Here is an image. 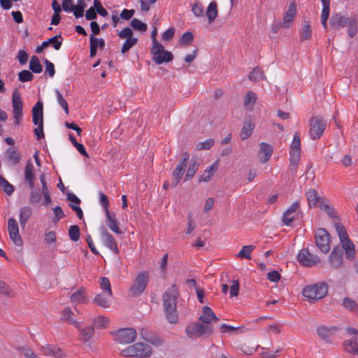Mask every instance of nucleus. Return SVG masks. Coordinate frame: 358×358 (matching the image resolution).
Listing matches in <instances>:
<instances>
[{
  "label": "nucleus",
  "mask_w": 358,
  "mask_h": 358,
  "mask_svg": "<svg viewBox=\"0 0 358 358\" xmlns=\"http://www.w3.org/2000/svg\"><path fill=\"white\" fill-rule=\"evenodd\" d=\"M55 94L57 103L61 106V107L64 109L65 113L66 115L69 114V105L66 99L63 97L62 93L58 90H55Z\"/></svg>",
  "instance_id": "49"
},
{
  "label": "nucleus",
  "mask_w": 358,
  "mask_h": 358,
  "mask_svg": "<svg viewBox=\"0 0 358 358\" xmlns=\"http://www.w3.org/2000/svg\"><path fill=\"white\" fill-rule=\"evenodd\" d=\"M306 196L309 206H316L317 205L320 207V203L324 202L322 198L318 196L316 190L310 189L306 192Z\"/></svg>",
  "instance_id": "28"
},
{
  "label": "nucleus",
  "mask_w": 358,
  "mask_h": 358,
  "mask_svg": "<svg viewBox=\"0 0 358 358\" xmlns=\"http://www.w3.org/2000/svg\"><path fill=\"white\" fill-rule=\"evenodd\" d=\"M32 214V210L29 206H24L20 209V223L22 227H24L27 220L29 219Z\"/></svg>",
  "instance_id": "37"
},
{
  "label": "nucleus",
  "mask_w": 358,
  "mask_h": 358,
  "mask_svg": "<svg viewBox=\"0 0 358 358\" xmlns=\"http://www.w3.org/2000/svg\"><path fill=\"white\" fill-rule=\"evenodd\" d=\"M199 320L203 323L204 325H210L213 321H218L219 319L217 317L213 310L208 306H204L202 308L201 315L199 317Z\"/></svg>",
  "instance_id": "20"
},
{
  "label": "nucleus",
  "mask_w": 358,
  "mask_h": 358,
  "mask_svg": "<svg viewBox=\"0 0 358 358\" xmlns=\"http://www.w3.org/2000/svg\"><path fill=\"white\" fill-rule=\"evenodd\" d=\"M73 315L72 310L69 308H65L61 315V319L69 324H74L76 327H79V322L72 319L71 315Z\"/></svg>",
  "instance_id": "42"
},
{
  "label": "nucleus",
  "mask_w": 358,
  "mask_h": 358,
  "mask_svg": "<svg viewBox=\"0 0 358 358\" xmlns=\"http://www.w3.org/2000/svg\"><path fill=\"white\" fill-rule=\"evenodd\" d=\"M106 217L107 220V224L109 229L117 234H121L122 231L119 228L118 223L115 217V214L110 213V211H107V213H106Z\"/></svg>",
  "instance_id": "26"
},
{
  "label": "nucleus",
  "mask_w": 358,
  "mask_h": 358,
  "mask_svg": "<svg viewBox=\"0 0 358 358\" xmlns=\"http://www.w3.org/2000/svg\"><path fill=\"white\" fill-rule=\"evenodd\" d=\"M322 4V9L321 13V23L323 28L327 31V20L329 16V6L330 0H321Z\"/></svg>",
  "instance_id": "27"
},
{
  "label": "nucleus",
  "mask_w": 358,
  "mask_h": 358,
  "mask_svg": "<svg viewBox=\"0 0 358 358\" xmlns=\"http://www.w3.org/2000/svg\"><path fill=\"white\" fill-rule=\"evenodd\" d=\"M94 8L96 13L103 17L108 15V11L102 6V4L99 0H94Z\"/></svg>",
  "instance_id": "59"
},
{
  "label": "nucleus",
  "mask_w": 358,
  "mask_h": 358,
  "mask_svg": "<svg viewBox=\"0 0 358 358\" xmlns=\"http://www.w3.org/2000/svg\"><path fill=\"white\" fill-rule=\"evenodd\" d=\"M29 69L32 72L35 73H39L42 71V66L36 56L31 57L29 62Z\"/></svg>",
  "instance_id": "47"
},
{
  "label": "nucleus",
  "mask_w": 358,
  "mask_h": 358,
  "mask_svg": "<svg viewBox=\"0 0 358 358\" xmlns=\"http://www.w3.org/2000/svg\"><path fill=\"white\" fill-rule=\"evenodd\" d=\"M257 99V95L254 92L248 91L243 99L244 106L249 110H252L253 106L256 103Z\"/></svg>",
  "instance_id": "35"
},
{
  "label": "nucleus",
  "mask_w": 358,
  "mask_h": 358,
  "mask_svg": "<svg viewBox=\"0 0 358 358\" xmlns=\"http://www.w3.org/2000/svg\"><path fill=\"white\" fill-rule=\"evenodd\" d=\"M329 261L332 266H340L343 262L342 253L341 251L334 249L329 255Z\"/></svg>",
  "instance_id": "34"
},
{
  "label": "nucleus",
  "mask_w": 358,
  "mask_h": 358,
  "mask_svg": "<svg viewBox=\"0 0 358 358\" xmlns=\"http://www.w3.org/2000/svg\"><path fill=\"white\" fill-rule=\"evenodd\" d=\"M69 236L73 241H77L80 238V229L77 225H72L69 229Z\"/></svg>",
  "instance_id": "55"
},
{
  "label": "nucleus",
  "mask_w": 358,
  "mask_h": 358,
  "mask_svg": "<svg viewBox=\"0 0 358 358\" xmlns=\"http://www.w3.org/2000/svg\"><path fill=\"white\" fill-rule=\"evenodd\" d=\"M115 340L120 344L133 343L136 338V331L133 328L120 329L114 333Z\"/></svg>",
  "instance_id": "10"
},
{
  "label": "nucleus",
  "mask_w": 358,
  "mask_h": 358,
  "mask_svg": "<svg viewBox=\"0 0 358 358\" xmlns=\"http://www.w3.org/2000/svg\"><path fill=\"white\" fill-rule=\"evenodd\" d=\"M343 306L352 311L358 314V306L357 303L349 298H345L343 301Z\"/></svg>",
  "instance_id": "53"
},
{
  "label": "nucleus",
  "mask_w": 358,
  "mask_h": 358,
  "mask_svg": "<svg viewBox=\"0 0 358 358\" xmlns=\"http://www.w3.org/2000/svg\"><path fill=\"white\" fill-rule=\"evenodd\" d=\"M345 351L358 355V334H355L350 338L346 339L343 343Z\"/></svg>",
  "instance_id": "21"
},
{
  "label": "nucleus",
  "mask_w": 358,
  "mask_h": 358,
  "mask_svg": "<svg viewBox=\"0 0 358 358\" xmlns=\"http://www.w3.org/2000/svg\"><path fill=\"white\" fill-rule=\"evenodd\" d=\"M41 353L45 356H51L55 358L64 356L62 350L56 345H46L41 348Z\"/></svg>",
  "instance_id": "22"
},
{
  "label": "nucleus",
  "mask_w": 358,
  "mask_h": 358,
  "mask_svg": "<svg viewBox=\"0 0 358 358\" xmlns=\"http://www.w3.org/2000/svg\"><path fill=\"white\" fill-rule=\"evenodd\" d=\"M218 166L217 162H214L211 166L206 168L203 171V174L200 176L199 181L201 182H208L212 176L214 175L215 171Z\"/></svg>",
  "instance_id": "32"
},
{
  "label": "nucleus",
  "mask_w": 358,
  "mask_h": 358,
  "mask_svg": "<svg viewBox=\"0 0 358 358\" xmlns=\"http://www.w3.org/2000/svg\"><path fill=\"white\" fill-rule=\"evenodd\" d=\"M32 120L34 124L43 122V103L41 101H37L32 108Z\"/></svg>",
  "instance_id": "25"
},
{
  "label": "nucleus",
  "mask_w": 358,
  "mask_h": 358,
  "mask_svg": "<svg viewBox=\"0 0 358 358\" xmlns=\"http://www.w3.org/2000/svg\"><path fill=\"white\" fill-rule=\"evenodd\" d=\"M34 166L31 161L27 162L25 169H24V176L25 180L28 182L30 188H33L34 185Z\"/></svg>",
  "instance_id": "29"
},
{
  "label": "nucleus",
  "mask_w": 358,
  "mask_h": 358,
  "mask_svg": "<svg viewBox=\"0 0 358 358\" xmlns=\"http://www.w3.org/2000/svg\"><path fill=\"white\" fill-rule=\"evenodd\" d=\"M8 160L12 165H17L20 160V154L16 148H9L6 152Z\"/></svg>",
  "instance_id": "33"
},
{
  "label": "nucleus",
  "mask_w": 358,
  "mask_h": 358,
  "mask_svg": "<svg viewBox=\"0 0 358 358\" xmlns=\"http://www.w3.org/2000/svg\"><path fill=\"white\" fill-rule=\"evenodd\" d=\"M137 42H138L137 38H130L126 39V41H124L123 45L122 47L121 52L122 54L126 53L127 52H128L130 48H131L133 46H134L137 43Z\"/></svg>",
  "instance_id": "52"
},
{
  "label": "nucleus",
  "mask_w": 358,
  "mask_h": 358,
  "mask_svg": "<svg viewBox=\"0 0 358 358\" xmlns=\"http://www.w3.org/2000/svg\"><path fill=\"white\" fill-rule=\"evenodd\" d=\"M85 289L80 287L77 291L73 292L71 296V301L73 303H81L85 301Z\"/></svg>",
  "instance_id": "40"
},
{
  "label": "nucleus",
  "mask_w": 358,
  "mask_h": 358,
  "mask_svg": "<svg viewBox=\"0 0 358 358\" xmlns=\"http://www.w3.org/2000/svg\"><path fill=\"white\" fill-rule=\"evenodd\" d=\"M273 147L270 144L264 142L259 143V150L258 152V157L262 163L268 162L273 154Z\"/></svg>",
  "instance_id": "19"
},
{
  "label": "nucleus",
  "mask_w": 358,
  "mask_h": 358,
  "mask_svg": "<svg viewBox=\"0 0 358 358\" xmlns=\"http://www.w3.org/2000/svg\"><path fill=\"white\" fill-rule=\"evenodd\" d=\"M8 231L10 240L17 246L22 245V241L19 234V227L14 218H10L8 222Z\"/></svg>",
  "instance_id": "16"
},
{
  "label": "nucleus",
  "mask_w": 358,
  "mask_h": 358,
  "mask_svg": "<svg viewBox=\"0 0 358 358\" xmlns=\"http://www.w3.org/2000/svg\"><path fill=\"white\" fill-rule=\"evenodd\" d=\"M301 157V138L300 133H294L293 141L290 145L289 151V169L295 171L298 166V163Z\"/></svg>",
  "instance_id": "6"
},
{
  "label": "nucleus",
  "mask_w": 358,
  "mask_h": 358,
  "mask_svg": "<svg viewBox=\"0 0 358 358\" xmlns=\"http://www.w3.org/2000/svg\"><path fill=\"white\" fill-rule=\"evenodd\" d=\"M206 15L209 23L213 22L217 16V3L215 1H211L207 9Z\"/></svg>",
  "instance_id": "39"
},
{
  "label": "nucleus",
  "mask_w": 358,
  "mask_h": 358,
  "mask_svg": "<svg viewBox=\"0 0 358 358\" xmlns=\"http://www.w3.org/2000/svg\"><path fill=\"white\" fill-rule=\"evenodd\" d=\"M111 297L112 296H108V293H99L93 299V303L102 308H108L110 306Z\"/></svg>",
  "instance_id": "23"
},
{
  "label": "nucleus",
  "mask_w": 358,
  "mask_h": 358,
  "mask_svg": "<svg viewBox=\"0 0 358 358\" xmlns=\"http://www.w3.org/2000/svg\"><path fill=\"white\" fill-rule=\"evenodd\" d=\"M266 78L264 72L259 68H255L249 74V80L254 82L264 80Z\"/></svg>",
  "instance_id": "46"
},
{
  "label": "nucleus",
  "mask_w": 358,
  "mask_h": 358,
  "mask_svg": "<svg viewBox=\"0 0 358 358\" xmlns=\"http://www.w3.org/2000/svg\"><path fill=\"white\" fill-rule=\"evenodd\" d=\"M255 247L252 245L243 246L239 252L237 254V257L245 258L246 259H252L251 253L255 250Z\"/></svg>",
  "instance_id": "38"
},
{
  "label": "nucleus",
  "mask_w": 358,
  "mask_h": 358,
  "mask_svg": "<svg viewBox=\"0 0 358 358\" xmlns=\"http://www.w3.org/2000/svg\"><path fill=\"white\" fill-rule=\"evenodd\" d=\"M130 25L134 29L142 32L145 31L147 29V24L136 18H134L131 20Z\"/></svg>",
  "instance_id": "51"
},
{
  "label": "nucleus",
  "mask_w": 358,
  "mask_h": 358,
  "mask_svg": "<svg viewBox=\"0 0 358 358\" xmlns=\"http://www.w3.org/2000/svg\"><path fill=\"white\" fill-rule=\"evenodd\" d=\"M315 243L320 250L327 253L330 250V237L329 234L324 229H318L315 234Z\"/></svg>",
  "instance_id": "11"
},
{
  "label": "nucleus",
  "mask_w": 358,
  "mask_h": 358,
  "mask_svg": "<svg viewBox=\"0 0 358 358\" xmlns=\"http://www.w3.org/2000/svg\"><path fill=\"white\" fill-rule=\"evenodd\" d=\"M348 19L342 16L341 14H334L331 17L330 25L333 28L343 27L347 25Z\"/></svg>",
  "instance_id": "30"
},
{
  "label": "nucleus",
  "mask_w": 358,
  "mask_h": 358,
  "mask_svg": "<svg viewBox=\"0 0 358 358\" xmlns=\"http://www.w3.org/2000/svg\"><path fill=\"white\" fill-rule=\"evenodd\" d=\"M19 80L25 83L31 81L34 78V75L28 70H23L18 73Z\"/></svg>",
  "instance_id": "56"
},
{
  "label": "nucleus",
  "mask_w": 358,
  "mask_h": 358,
  "mask_svg": "<svg viewBox=\"0 0 358 358\" xmlns=\"http://www.w3.org/2000/svg\"><path fill=\"white\" fill-rule=\"evenodd\" d=\"M62 36L61 35H57V36H55L50 38H49L48 41H46V42L48 43V45H49L50 44H52L53 48L56 50H58L60 49L61 46H62V40L61 41H59L58 39L59 38H61Z\"/></svg>",
  "instance_id": "58"
},
{
  "label": "nucleus",
  "mask_w": 358,
  "mask_h": 358,
  "mask_svg": "<svg viewBox=\"0 0 358 358\" xmlns=\"http://www.w3.org/2000/svg\"><path fill=\"white\" fill-rule=\"evenodd\" d=\"M90 57H94L96 55V52H97V38L95 36L90 35Z\"/></svg>",
  "instance_id": "61"
},
{
  "label": "nucleus",
  "mask_w": 358,
  "mask_h": 358,
  "mask_svg": "<svg viewBox=\"0 0 358 358\" xmlns=\"http://www.w3.org/2000/svg\"><path fill=\"white\" fill-rule=\"evenodd\" d=\"M312 30L310 24H304L301 31V39L303 41L308 40L311 38Z\"/></svg>",
  "instance_id": "57"
},
{
  "label": "nucleus",
  "mask_w": 358,
  "mask_h": 358,
  "mask_svg": "<svg viewBox=\"0 0 358 358\" xmlns=\"http://www.w3.org/2000/svg\"><path fill=\"white\" fill-rule=\"evenodd\" d=\"M150 53L152 55L153 61L157 64H162L164 62H169L173 59L172 53L165 50L163 45L162 50H159L157 53L152 52V48H151Z\"/></svg>",
  "instance_id": "18"
},
{
  "label": "nucleus",
  "mask_w": 358,
  "mask_h": 358,
  "mask_svg": "<svg viewBox=\"0 0 358 358\" xmlns=\"http://www.w3.org/2000/svg\"><path fill=\"white\" fill-rule=\"evenodd\" d=\"M99 287L102 292L108 293V296H113L110 282L108 278L102 277L100 278Z\"/></svg>",
  "instance_id": "41"
},
{
  "label": "nucleus",
  "mask_w": 358,
  "mask_h": 358,
  "mask_svg": "<svg viewBox=\"0 0 358 358\" xmlns=\"http://www.w3.org/2000/svg\"><path fill=\"white\" fill-rule=\"evenodd\" d=\"M245 327L244 326H240L238 327H234L233 326L227 324H222L220 325V332L221 333H231L234 331H238V333H243L245 331Z\"/></svg>",
  "instance_id": "48"
},
{
  "label": "nucleus",
  "mask_w": 358,
  "mask_h": 358,
  "mask_svg": "<svg viewBox=\"0 0 358 358\" xmlns=\"http://www.w3.org/2000/svg\"><path fill=\"white\" fill-rule=\"evenodd\" d=\"M198 166H199V163H198L196 159L194 158V157L192 158L189 162V166H188V168L187 170V173H186V175L185 177V180H190L194 176V174L197 171Z\"/></svg>",
  "instance_id": "36"
},
{
  "label": "nucleus",
  "mask_w": 358,
  "mask_h": 358,
  "mask_svg": "<svg viewBox=\"0 0 358 358\" xmlns=\"http://www.w3.org/2000/svg\"><path fill=\"white\" fill-rule=\"evenodd\" d=\"M189 158V155L188 152H185L182 153V157L181 160L179 162L174 171H173V187H176L178 184L179 181L181 180L182 176L184 175Z\"/></svg>",
  "instance_id": "14"
},
{
  "label": "nucleus",
  "mask_w": 358,
  "mask_h": 358,
  "mask_svg": "<svg viewBox=\"0 0 358 358\" xmlns=\"http://www.w3.org/2000/svg\"><path fill=\"white\" fill-rule=\"evenodd\" d=\"M0 186L3 188V191L8 195L12 194L14 191L13 186L1 175Z\"/></svg>",
  "instance_id": "50"
},
{
  "label": "nucleus",
  "mask_w": 358,
  "mask_h": 358,
  "mask_svg": "<svg viewBox=\"0 0 358 358\" xmlns=\"http://www.w3.org/2000/svg\"><path fill=\"white\" fill-rule=\"evenodd\" d=\"M94 334V330L92 327H87L83 329L79 335L80 340L86 343L92 338Z\"/></svg>",
  "instance_id": "43"
},
{
  "label": "nucleus",
  "mask_w": 358,
  "mask_h": 358,
  "mask_svg": "<svg viewBox=\"0 0 358 358\" xmlns=\"http://www.w3.org/2000/svg\"><path fill=\"white\" fill-rule=\"evenodd\" d=\"M327 127L326 121L319 117H313L310 120L309 135L311 139L320 138Z\"/></svg>",
  "instance_id": "8"
},
{
  "label": "nucleus",
  "mask_w": 358,
  "mask_h": 358,
  "mask_svg": "<svg viewBox=\"0 0 358 358\" xmlns=\"http://www.w3.org/2000/svg\"><path fill=\"white\" fill-rule=\"evenodd\" d=\"M110 323V319L107 317L99 315L94 318V325L96 328L106 329Z\"/></svg>",
  "instance_id": "44"
},
{
  "label": "nucleus",
  "mask_w": 358,
  "mask_h": 358,
  "mask_svg": "<svg viewBox=\"0 0 358 358\" xmlns=\"http://www.w3.org/2000/svg\"><path fill=\"white\" fill-rule=\"evenodd\" d=\"M149 280L147 271H142L136 276L134 285L130 287L129 292L132 296H138L145 289Z\"/></svg>",
  "instance_id": "9"
},
{
  "label": "nucleus",
  "mask_w": 358,
  "mask_h": 358,
  "mask_svg": "<svg viewBox=\"0 0 358 358\" xmlns=\"http://www.w3.org/2000/svg\"><path fill=\"white\" fill-rule=\"evenodd\" d=\"M152 353V348L144 343L138 342L129 345L122 350L124 357H135L138 358L149 357Z\"/></svg>",
  "instance_id": "2"
},
{
  "label": "nucleus",
  "mask_w": 358,
  "mask_h": 358,
  "mask_svg": "<svg viewBox=\"0 0 358 358\" xmlns=\"http://www.w3.org/2000/svg\"><path fill=\"white\" fill-rule=\"evenodd\" d=\"M254 127H255V124L252 122V120H245L243 122V125L241 134H240L241 138L242 140H245V139L248 138L250 136V135L252 134Z\"/></svg>",
  "instance_id": "31"
},
{
  "label": "nucleus",
  "mask_w": 358,
  "mask_h": 358,
  "mask_svg": "<svg viewBox=\"0 0 358 358\" xmlns=\"http://www.w3.org/2000/svg\"><path fill=\"white\" fill-rule=\"evenodd\" d=\"M296 14V5L295 2H292L289 5L288 9L287 10L283 17V26L288 27L294 20Z\"/></svg>",
  "instance_id": "24"
},
{
  "label": "nucleus",
  "mask_w": 358,
  "mask_h": 358,
  "mask_svg": "<svg viewBox=\"0 0 358 358\" xmlns=\"http://www.w3.org/2000/svg\"><path fill=\"white\" fill-rule=\"evenodd\" d=\"M213 332L211 325H204L199 322H191L185 329L187 336L191 339H196L202 336H210Z\"/></svg>",
  "instance_id": "5"
},
{
  "label": "nucleus",
  "mask_w": 358,
  "mask_h": 358,
  "mask_svg": "<svg viewBox=\"0 0 358 358\" xmlns=\"http://www.w3.org/2000/svg\"><path fill=\"white\" fill-rule=\"evenodd\" d=\"M85 7V3L83 0H79L78 4L72 7L71 11L76 18H79L83 16Z\"/></svg>",
  "instance_id": "45"
},
{
  "label": "nucleus",
  "mask_w": 358,
  "mask_h": 358,
  "mask_svg": "<svg viewBox=\"0 0 358 358\" xmlns=\"http://www.w3.org/2000/svg\"><path fill=\"white\" fill-rule=\"evenodd\" d=\"M101 240L103 244L109 250L113 251L116 255H118L120 250L117 247V243L113 236L108 231L104 226L99 228Z\"/></svg>",
  "instance_id": "12"
},
{
  "label": "nucleus",
  "mask_w": 358,
  "mask_h": 358,
  "mask_svg": "<svg viewBox=\"0 0 358 358\" xmlns=\"http://www.w3.org/2000/svg\"><path fill=\"white\" fill-rule=\"evenodd\" d=\"M157 34V31L156 29H154L151 33V38L152 41V52H158L159 50H162V45L159 43L156 38Z\"/></svg>",
  "instance_id": "54"
},
{
  "label": "nucleus",
  "mask_w": 358,
  "mask_h": 358,
  "mask_svg": "<svg viewBox=\"0 0 358 358\" xmlns=\"http://www.w3.org/2000/svg\"><path fill=\"white\" fill-rule=\"evenodd\" d=\"M320 208L324 210L331 217H336L334 209L324 201L320 203Z\"/></svg>",
  "instance_id": "62"
},
{
  "label": "nucleus",
  "mask_w": 358,
  "mask_h": 358,
  "mask_svg": "<svg viewBox=\"0 0 358 358\" xmlns=\"http://www.w3.org/2000/svg\"><path fill=\"white\" fill-rule=\"evenodd\" d=\"M52 210L55 214V217L53 218L54 222H57L65 217V214L60 206H56Z\"/></svg>",
  "instance_id": "64"
},
{
  "label": "nucleus",
  "mask_w": 358,
  "mask_h": 358,
  "mask_svg": "<svg viewBox=\"0 0 358 358\" xmlns=\"http://www.w3.org/2000/svg\"><path fill=\"white\" fill-rule=\"evenodd\" d=\"M99 202L100 204L102 206V207L104 209L105 213H107V211H109V206L110 202L106 194H104L103 192H99Z\"/></svg>",
  "instance_id": "60"
},
{
  "label": "nucleus",
  "mask_w": 358,
  "mask_h": 358,
  "mask_svg": "<svg viewBox=\"0 0 358 358\" xmlns=\"http://www.w3.org/2000/svg\"><path fill=\"white\" fill-rule=\"evenodd\" d=\"M328 292V286L324 282L306 286L303 289V296L309 301H316L324 297Z\"/></svg>",
  "instance_id": "3"
},
{
  "label": "nucleus",
  "mask_w": 358,
  "mask_h": 358,
  "mask_svg": "<svg viewBox=\"0 0 358 358\" xmlns=\"http://www.w3.org/2000/svg\"><path fill=\"white\" fill-rule=\"evenodd\" d=\"M12 108L13 115V124L19 126L23 116V101L20 92L17 89L13 90L12 94Z\"/></svg>",
  "instance_id": "7"
},
{
  "label": "nucleus",
  "mask_w": 358,
  "mask_h": 358,
  "mask_svg": "<svg viewBox=\"0 0 358 358\" xmlns=\"http://www.w3.org/2000/svg\"><path fill=\"white\" fill-rule=\"evenodd\" d=\"M334 228L340 238L342 247L345 251L347 257L350 259L353 258L355 253V245L350 240L345 228L340 222H336L334 224Z\"/></svg>",
  "instance_id": "4"
},
{
  "label": "nucleus",
  "mask_w": 358,
  "mask_h": 358,
  "mask_svg": "<svg viewBox=\"0 0 358 358\" xmlns=\"http://www.w3.org/2000/svg\"><path fill=\"white\" fill-rule=\"evenodd\" d=\"M337 331L338 329L335 327H327L326 326H320L317 329L320 338L327 343H332L334 341Z\"/></svg>",
  "instance_id": "17"
},
{
  "label": "nucleus",
  "mask_w": 358,
  "mask_h": 358,
  "mask_svg": "<svg viewBox=\"0 0 358 358\" xmlns=\"http://www.w3.org/2000/svg\"><path fill=\"white\" fill-rule=\"evenodd\" d=\"M297 260L301 265L310 267L316 265L320 262V257L310 253L308 249L303 248L299 252Z\"/></svg>",
  "instance_id": "13"
},
{
  "label": "nucleus",
  "mask_w": 358,
  "mask_h": 358,
  "mask_svg": "<svg viewBox=\"0 0 358 358\" xmlns=\"http://www.w3.org/2000/svg\"><path fill=\"white\" fill-rule=\"evenodd\" d=\"M193 34L189 31L184 33L180 38V43L190 45L193 41Z\"/></svg>",
  "instance_id": "63"
},
{
  "label": "nucleus",
  "mask_w": 358,
  "mask_h": 358,
  "mask_svg": "<svg viewBox=\"0 0 358 358\" xmlns=\"http://www.w3.org/2000/svg\"><path fill=\"white\" fill-rule=\"evenodd\" d=\"M179 290L176 285L169 287L162 296L163 309L166 319L171 324L178 322V313L177 310V299Z\"/></svg>",
  "instance_id": "1"
},
{
  "label": "nucleus",
  "mask_w": 358,
  "mask_h": 358,
  "mask_svg": "<svg viewBox=\"0 0 358 358\" xmlns=\"http://www.w3.org/2000/svg\"><path fill=\"white\" fill-rule=\"evenodd\" d=\"M301 210L299 208V202L294 201L283 213V224L286 226L291 225L293 221L298 219Z\"/></svg>",
  "instance_id": "15"
}]
</instances>
